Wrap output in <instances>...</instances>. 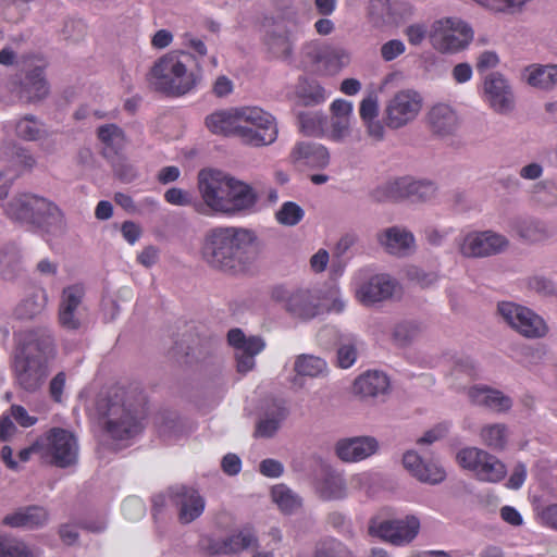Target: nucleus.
Listing matches in <instances>:
<instances>
[{
  "label": "nucleus",
  "instance_id": "nucleus-1",
  "mask_svg": "<svg viewBox=\"0 0 557 557\" xmlns=\"http://www.w3.org/2000/svg\"><path fill=\"white\" fill-rule=\"evenodd\" d=\"M253 231L236 226H216L208 230L200 242L201 260L212 270L240 275L255 265L258 252Z\"/></svg>",
  "mask_w": 557,
  "mask_h": 557
},
{
  "label": "nucleus",
  "instance_id": "nucleus-2",
  "mask_svg": "<svg viewBox=\"0 0 557 557\" xmlns=\"http://www.w3.org/2000/svg\"><path fill=\"white\" fill-rule=\"evenodd\" d=\"M54 356V342L45 329L26 331L13 360L16 384L28 393L38 391L49 374Z\"/></svg>",
  "mask_w": 557,
  "mask_h": 557
},
{
  "label": "nucleus",
  "instance_id": "nucleus-3",
  "mask_svg": "<svg viewBox=\"0 0 557 557\" xmlns=\"http://www.w3.org/2000/svg\"><path fill=\"white\" fill-rule=\"evenodd\" d=\"M198 186L205 203L215 212L234 214L252 208L257 202V195L248 184L221 171H200Z\"/></svg>",
  "mask_w": 557,
  "mask_h": 557
},
{
  "label": "nucleus",
  "instance_id": "nucleus-4",
  "mask_svg": "<svg viewBox=\"0 0 557 557\" xmlns=\"http://www.w3.org/2000/svg\"><path fill=\"white\" fill-rule=\"evenodd\" d=\"M200 77L199 62L194 54L184 50L163 54L149 72V81L154 89L174 97L191 91Z\"/></svg>",
  "mask_w": 557,
  "mask_h": 557
},
{
  "label": "nucleus",
  "instance_id": "nucleus-5",
  "mask_svg": "<svg viewBox=\"0 0 557 557\" xmlns=\"http://www.w3.org/2000/svg\"><path fill=\"white\" fill-rule=\"evenodd\" d=\"M124 388H117L114 398H109L107 406L106 433L116 442L128 441L144 429L147 417V403L141 392L133 395L134 401L126 397Z\"/></svg>",
  "mask_w": 557,
  "mask_h": 557
},
{
  "label": "nucleus",
  "instance_id": "nucleus-6",
  "mask_svg": "<svg viewBox=\"0 0 557 557\" xmlns=\"http://www.w3.org/2000/svg\"><path fill=\"white\" fill-rule=\"evenodd\" d=\"M272 301L281 305L293 319L310 321L325 311L320 293L308 287L274 285L270 288Z\"/></svg>",
  "mask_w": 557,
  "mask_h": 557
},
{
  "label": "nucleus",
  "instance_id": "nucleus-7",
  "mask_svg": "<svg viewBox=\"0 0 557 557\" xmlns=\"http://www.w3.org/2000/svg\"><path fill=\"white\" fill-rule=\"evenodd\" d=\"M5 214L13 221L44 227L60 222L59 208L48 199L24 193L12 198L4 207Z\"/></svg>",
  "mask_w": 557,
  "mask_h": 557
},
{
  "label": "nucleus",
  "instance_id": "nucleus-8",
  "mask_svg": "<svg viewBox=\"0 0 557 557\" xmlns=\"http://www.w3.org/2000/svg\"><path fill=\"white\" fill-rule=\"evenodd\" d=\"M238 111L243 124L242 140L245 144L259 147L276 140L277 126L270 113L259 107H242Z\"/></svg>",
  "mask_w": 557,
  "mask_h": 557
},
{
  "label": "nucleus",
  "instance_id": "nucleus-9",
  "mask_svg": "<svg viewBox=\"0 0 557 557\" xmlns=\"http://www.w3.org/2000/svg\"><path fill=\"white\" fill-rule=\"evenodd\" d=\"M436 187L430 181H414L410 177H399L379 186L372 193L374 200L398 201L409 199L412 202L426 201L434 197Z\"/></svg>",
  "mask_w": 557,
  "mask_h": 557
},
{
  "label": "nucleus",
  "instance_id": "nucleus-10",
  "mask_svg": "<svg viewBox=\"0 0 557 557\" xmlns=\"http://www.w3.org/2000/svg\"><path fill=\"white\" fill-rule=\"evenodd\" d=\"M421 521L414 515L401 518L380 520L373 519L369 524V534L395 546L410 544L419 534Z\"/></svg>",
  "mask_w": 557,
  "mask_h": 557
},
{
  "label": "nucleus",
  "instance_id": "nucleus-11",
  "mask_svg": "<svg viewBox=\"0 0 557 557\" xmlns=\"http://www.w3.org/2000/svg\"><path fill=\"white\" fill-rule=\"evenodd\" d=\"M473 32L465 22L445 18L434 23L431 34L433 46L442 52H457L472 39Z\"/></svg>",
  "mask_w": 557,
  "mask_h": 557
},
{
  "label": "nucleus",
  "instance_id": "nucleus-12",
  "mask_svg": "<svg viewBox=\"0 0 557 557\" xmlns=\"http://www.w3.org/2000/svg\"><path fill=\"white\" fill-rule=\"evenodd\" d=\"M423 99L412 89L396 92L387 102L385 123L389 128L398 129L413 121L421 111Z\"/></svg>",
  "mask_w": 557,
  "mask_h": 557
},
{
  "label": "nucleus",
  "instance_id": "nucleus-13",
  "mask_svg": "<svg viewBox=\"0 0 557 557\" xmlns=\"http://www.w3.org/2000/svg\"><path fill=\"white\" fill-rule=\"evenodd\" d=\"M498 312L512 329L525 337L539 338L547 333L544 320L529 308L513 302H500Z\"/></svg>",
  "mask_w": 557,
  "mask_h": 557
},
{
  "label": "nucleus",
  "instance_id": "nucleus-14",
  "mask_svg": "<svg viewBox=\"0 0 557 557\" xmlns=\"http://www.w3.org/2000/svg\"><path fill=\"white\" fill-rule=\"evenodd\" d=\"M458 465L476 479L498 482L506 475L505 465L496 455H456Z\"/></svg>",
  "mask_w": 557,
  "mask_h": 557
},
{
  "label": "nucleus",
  "instance_id": "nucleus-15",
  "mask_svg": "<svg viewBox=\"0 0 557 557\" xmlns=\"http://www.w3.org/2000/svg\"><path fill=\"white\" fill-rule=\"evenodd\" d=\"M227 342L236 350L237 371L243 374L251 371L255 357L264 348L263 341L258 336L246 337L240 329H232L227 333Z\"/></svg>",
  "mask_w": 557,
  "mask_h": 557
},
{
  "label": "nucleus",
  "instance_id": "nucleus-16",
  "mask_svg": "<svg viewBox=\"0 0 557 557\" xmlns=\"http://www.w3.org/2000/svg\"><path fill=\"white\" fill-rule=\"evenodd\" d=\"M170 500L176 506L178 520L182 523H190L205 510L206 502L199 492L188 486H175L169 491Z\"/></svg>",
  "mask_w": 557,
  "mask_h": 557
},
{
  "label": "nucleus",
  "instance_id": "nucleus-17",
  "mask_svg": "<svg viewBox=\"0 0 557 557\" xmlns=\"http://www.w3.org/2000/svg\"><path fill=\"white\" fill-rule=\"evenodd\" d=\"M508 245L505 236L491 231L468 234L460 246L466 257H485L500 252Z\"/></svg>",
  "mask_w": 557,
  "mask_h": 557
},
{
  "label": "nucleus",
  "instance_id": "nucleus-18",
  "mask_svg": "<svg viewBox=\"0 0 557 557\" xmlns=\"http://www.w3.org/2000/svg\"><path fill=\"white\" fill-rule=\"evenodd\" d=\"M405 469L421 482L436 484L445 479L446 472L433 455H403Z\"/></svg>",
  "mask_w": 557,
  "mask_h": 557
},
{
  "label": "nucleus",
  "instance_id": "nucleus-19",
  "mask_svg": "<svg viewBox=\"0 0 557 557\" xmlns=\"http://www.w3.org/2000/svg\"><path fill=\"white\" fill-rule=\"evenodd\" d=\"M396 283L386 274H376L362 283L356 290L357 298L363 305H372L391 298Z\"/></svg>",
  "mask_w": 557,
  "mask_h": 557
},
{
  "label": "nucleus",
  "instance_id": "nucleus-20",
  "mask_svg": "<svg viewBox=\"0 0 557 557\" xmlns=\"http://www.w3.org/2000/svg\"><path fill=\"white\" fill-rule=\"evenodd\" d=\"M85 289L82 284H74L63 289L59 306V322L67 330H77L81 325L75 311L82 304Z\"/></svg>",
  "mask_w": 557,
  "mask_h": 557
},
{
  "label": "nucleus",
  "instance_id": "nucleus-21",
  "mask_svg": "<svg viewBox=\"0 0 557 557\" xmlns=\"http://www.w3.org/2000/svg\"><path fill=\"white\" fill-rule=\"evenodd\" d=\"M484 92L490 106L497 112L512 109L513 97L510 87L498 73H492L484 81Z\"/></svg>",
  "mask_w": 557,
  "mask_h": 557
},
{
  "label": "nucleus",
  "instance_id": "nucleus-22",
  "mask_svg": "<svg viewBox=\"0 0 557 557\" xmlns=\"http://www.w3.org/2000/svg\"><path fill=\"white\" fill-rule=\"evenodd\" d=\"M49 521L48 511L40 506H27L7 515L2 524L15 529H39Z\"/></svg>",
  "mask_w": 557,
  "mask_h": 557
},
{
  "label": "nucleus",
  "instance_id": "nucleus-23",
  "mask_svg": "<svg viewBox=\"0 0 557 557\" xmlns=\"http://www.w3.org/2000/svg\"><path fill=\"white\" fill-rule=\"evenodd\" d=\"M206 126L215 135L237 136L242 139L243 124L238 108L213 112L206 117Z\"/></svg>",
  "mask_w": 557,
  "mask_h": 557
},
{
  "label": "nucleus",
  "instance_id": "nucleus-24",
  "mask_svg": "<svg viewBox=\"0 0 557 557\" xmlns=\"http://www.w3.org/2000/svg\"><path fill=\"white\" fill-rule=\"evenodd\" d=\"M472 404L484 407L491 411L505 412L512 406L511 399L500 391L485 385H475L468 392Z\"/></svg>",
  "mask_w": 557,
  "mask_h": 557
},
{
  "label": "nucleus",
  "instance_id": "nucleus-25",
  "mask_svg": "<svg viewBox=\"0 0 557 557\" xmlns=\"http://www.w3.org/2000/svg\"><path fill=\"white\" fill-rule=\"evenodd\" d=\"M290 157L295 162H301L307 166L317 169H323L330 162V153L327 149L324 146L314 143L297 144L293 148Z\"/></svg>",
  "mask_w": 557,
  "mask_h": 557
},
{
  "label": "nucleus",
  "instance_id": "nucleus-26",
  "mask_svg": "<svg viewBox=\"0 0 557 557\" xmlns=\"http://www.w3.org/2000/svg\"><path fill=\"white\" fill-rule=\"evenodd\" d=\"M97 135L102 144V156L108 161L122 154L126 146V137L121 127L115 124L102 125L98 128Z\"/></svg>",
  "mask_w": 557,
  "mask_h": 557
},
{
  "label": "nucleus",
  "instance_id": "nucleus-27",
  "mask_svg": "<svg viewBox=\"0 0 557 557\" xmlns=\"http://www.w3.org/2000/svg\"><path fill=\"white\" fill-rule=\"evenodd\" d=\"M313 61L325 75H334L349 63V54L342 48L323 47L319 49Z\"/></svg>",
  "mask_w": 557,
  "mask_h": 557
},
{
  "label": "nucleus",
  "instance_id": "nucleus-28",
  "mask_svg": "<svg viewBox=\"0 0 557 557\" xmlns=\"http://www.w3.org/2000/svg\"><path fill=\"white\" fill-rule=\"evenodd\" d=\"M37 444L46 446V453H76L78 448L76 436L62 428L50 429Z\"/></svg>",
  "mask_w": 557,
  "mask_h": 557
},
{
  "label": "nucleus",
  "instance_id": "nucleus-29",
  "mask_svg": "<svg viewBox=\"0 0 557 557\" xmlns=\"http://www.w3.org/2000/svg\"><path fill=\"white\" fill-rule=\"evenodd\" d=\"M389 387L387 375L380 371H368L355 380L354 391L362 397L385 394Z\"/></svg>",
  "mask_w": 557,
  "mask_h": 557
},
{
  "label": "nucleus",
  "instance_id": "nucleus-30",
  "mask_svg": "<svg viewBox=\"0 0 557 557\" xmlns=\"http://www.w3.org/2000/svg\"><path fill=\"white\" fill-rule=\"evenodd\" d=\"M269 52L277 59H288L293 52V40L289 30L282 24H276L264 37Z\"/></svg>",
  "mask_w": 557,
  "mask_h": 557
},
{
  "label": "nucleus",
  "instance_id": "nucleus-31",
  "mask_svg": "<svg viewBox=\"0 0 557 557\" xmlns=\"http://www.w3.org/2000/svg\"><path fill=\"white\" fill-rule=\"evenodd\" d=\"M42 550L25 540L0 533V557H41Z\"/></svg>",
  "mask_w": 557,
  "mask_h": 557
},
{
  "label": "nucleus",
  "instance_id": "nucleus-32",
  "mask_svg": "<svg viewBox=\"0 0 557 557\" xmlns=\"http://www.w3.org/2000/svg\"><path fill=\"white\" fill-rule=\"evenodd\" d=\"M380 243L392 255H405L414 243L413 235L403 228L393 226L379 236Z\"/></svg>",
  "mask_w": 557,
  "mask_h": 557
},
{
  "label": "nucleus",
  "instance_id": "nucleus-33",
  "mask_svg": "<svg viewBox=\"0 0 557 557\" xmlns=\"http://www.w3.org/2000/svg\"><path fill=\"white\" fill-rule=\"evenodd\" d=\"M432 131L441 136L451 134L457 126V115L446 104L434 106L428 114Z\"/></svg>",
  "mask_w": 557,
  "mask_h": 557
},
{
  "label": "nucleus",
  "instance_id": "nucleus-34",
  "mask_svg": "<svg viewBox=\"0 0 557 557\" xmlns=\"http://www.w3.org/2000/svg\"><path fill=\"white\" fill-rule=\"evenodd\" d=\"M315 490L324 499H339L346 494L343 478L331 470H324L321 476L317 479Z\"/></svg>",
  "mask_w": 557,
  "mask_h": 557
},
{
  "label": "nucleus",
  "instance_id": "nucleus-35",
  "mask_svg": "<svg viewBox=\"0 0 557 557\" xmlns=\"http://www.w3.org/2000/svg\"><path fill=\"white\" fill-rule=\"evenodd\" d=\"M23 91L28 101L41 100L49 94V85L42 67L37 66L27 73Z\"/></svg>",
  "mask_w": 557,
  "mask_h": 557
},
{
  "label": "nucleus",
  "instance_id": "nucleus-36",
  "mask_svg": "<svg viewBox=\"0 0 557 557\" xmlns=\"http://www.w3.org/2000/svg\"><path fill=\"white\" fill-rule=\"evenodd\" d=\"M22 270L21 253L14 244L0 249V275L4 280H12Z\"/></svg>",
  "mask_w": 557,
  "mask_h": 557
},
{
  "label": "nucleus",
  "instance_id": "nucleus-37",
  "mask_svg": "<svg viewBox=\"0 0 557 557\" xmlns=\"http://www.w3.org/2000/svg\"><path fill=\"white\" fill-rule=\"evenodd\" d=\"M257 544V536L250 528H244L226 537L220 549L223 554H238Z\"/></svg>",
  "mask_w": 557,
  "mask_h": 557
},
{
  "label": "nucleus",
  "instance_id": "nucleus-38",
  "mask_svg": "<svg viewBox=\"0 0 557 557\" xmlns=\"http://www.w3.org/2000/svg\"><path fill=\"white\" fill-rule=\"evenodd\" d=\"M379 442L373 436H355L339 440L335 453H376Z\"/></svg>",
  "mask_w": 557,
  "mask_h": 557
},
{
  "label": "nucleus",
  "instance_id": "nucleus-39",
  "mask_svg": "<svg viewBox=\"0 0 557 557\" xmlns=\"http://www.w3.org/2000/svg\"><path fill=\"white\" fill-rule=\"evenodd\" d=\"M527 71L529 72L528 83L531 86L549 89L557 84V64L532 65Z\"/></svg>",
  "mask_w": 557,
  "mask_h": 557
},
{
  "label": "nucleus",
  "instance_id": "nucleus-40",
  "mask_svg": "<svg viewBox=\"0 0 557 557\" xmlns=\"http://www.w3.org/2000/svg\"><path fill=\"white\" fill-rule=\"evenodd\" d=\"M271 498L284 513H293L301 506V499L285 484H276L271 490Z\"/></svg>",
  "mask_w": 557,
  "mask_h": 557
},
{
  "label": "nucleus",
  "instance_id": "nucleus-41",
  "mask_svg": "<svg viewBox=\"0 0 557 557\" xmlns=\"http://www.w3.org/2000/svg\"><path fill=\"white\" fill-rule=\"evenodd\" d=\"M513 230L519 237L530 243L542 242L548 237L546 226L531 219L518 220L513 225Z\"/></svg>",
  "mask_w": 557,
  "mask_h": 557
},
{
  "label": "nucleus",
  "instance_id": "nucleus-42",
  "mask_svg": "<svg viewBox=\"0 0 557 557\" xmlns=\"http://www.w3.org/2000/svg\"><path fill=\"white\" fill-rule=\"evenodd\" d=\"M311 557H352V553L339 540L329 537L315 544Z\"/></svg>",
  "mask_w": 557,
  "mask_h": 557
},
{
  "label": "nucleus",
  "instance_id": "nucleus-43",
  "mask_svg": "<svg viewBox=\"0 0 557 557\" xmlns=\"http://www.w3.org/2000/svg\"><path fill=\"white\" fill-rule=\"evenodd\" d=\"M298 120L302 134L314 137H321L324 135L327 119L323 114L318 112L300 113Z\"/></svg>",
  "mask_w": 557,
  "mask_h": 557
},
{
  "label": "nucleus",
  "instance_id": "nucleus-44",
  "mask_svg": "<svg viewBox=\"0 0 557 557\" xmlns=\"http://www.w3.org/2000/svg\"><path fill=\"white\" fill-rule=\"evenodd\" d=\"M480 436L483 443L493 449H504L507 443L508 431L505 424L494 423L482 428Z\"/></svg>",
  "mask_w": 557,
  "mask_h": 557
},
{
  "label": "nucleus",
  "instance_id": "nucleus-45",
  "mask_svg": "<svg viewBox=\"0 0 557 557\" xmlns=\"http://www.w3.org/2000/svg\"><path fill=\"white\" fill-rule=\"evenodd\" d=\"M295 371L299 375L319 376L326 371V362L311 355H301L295 361Z\"/></svg>",
  "mask_w": 557,
  "mask_h": 557
},
{
  "label": "nucleus",
  "instance_id": "nucleus-46",
  "mask_svg": "<svg viewBox=\"0 0 557 557\" xmlns=\"http://www.w3.org/2000/svg\"><path fill=\"white\" fill-rule=\"evenodd\" d=\"M48 297L44 289L35 290L29 297L20 305V314L24 318H34L46 307Z\"/></svg>",
  "mask_w": 557,
  "mask_h": 557
},
{
  "label": "nucleus",
  "instance_id": "nucleus-47",
  "mask_svg": "<svg viewBox=\"0 0 557 557\" xmlns=\"http://www.w3.org/2000/svg\"><path fill=\"white\" fill-rule=\"evenodd\" d=\"M302 208L294 201H286L275 213L277 222L282 225L294 226L304 219Z\"/></svg>",
  "mask_w": 557,
  "mask_h": 557
},
{
  "label": "nucleus",
  "instance_id": "nucleus-48",
  "mask_svg": "<svg viewBox=\"0 0 557 557\" xmlns=\"http://www.w3.org/2000/svg\"><path fill=\"white\" fill-rule=\"evenodd\" d=\"M18 137L25 140H38L42 135L40 123L33 115H25L15 126Z\"/></svg>",
  "mask_w": 557,
  "mask_h": 557
},
{
  "label": "nucleus",
  "instance_id": "nucleus-49",
  "mask_svg": "<svg viewBox=\"0 0 557 557\" xmlns=\"http://www.w3.org/2000/svg\"><path fill=\"white\" fill-rule=\"evenodd\" d=\"M300 97L309 103H320L326 98L325 89L317 81L305 79L299 86Z\"/></svg>",
  "mask_w": 557,
  "mask_h": 557
},
{
  "label": "nucleus",
  "instance_id": "nucleus-50",
  "mask_svg": "<svg viewBox=\"0 0 557 557\" xmlns=\"http://www.w3.org/2000/svg\"><path fill=\"white\" fill-rule=\"evenodd\" d=\"M111 163L114 174L125 183L132 182L136 177V171L132 164H129L125 157L120 154L113 160H109Z\"/></svg>",
  "mask_w": 557,
  "mask_h": 557
},
{
  "label": "nucleus",
  "instance_id": "nucleus-51",
  "mask_svg": "<svg viewBox=\"0 0 557 557\" xmlns=\"http://www.w3.org/2000/svg\"><path fill=\"white\" fill-rule=\"evenodd\" d=\"M122 512L126 519L136 521L145 516L146 507L140 498L133 496L123 502Z\"/></svg>",
  "mask_w": 557,
  "mask_h": 557
},
{
  "label": "nucleus",
  "instance_id": "nucleus-52",
  "mask_svg": "<svg viewBox=\"0 0 557 557\" xmlns=\"http://www.w3.org/2000/svg\"><path fill=\"white\" fill-rule=\"evenodd\" d=\"M369 14L383 23L391 22L393 13L389 0H370Z\"/></svg>",
  "mask_w": 557,
  "mask_h": 557
},
{
  "label": "nucleus",
  "instance_id": "nucleus-53",
  "mask_svg": "<svg viewBox=\"0 0 557 557\" xmlns=\"http://www.w3.org/2000/svg\"><path fill=\"white\" fill-rule=\"evenodd\" d=\"M418 326L412 322H403L396 325L393 336L399 345H406L418 333Z\"/></svg>",
  "mask_w": 557,
  "mask_h": 557
},
{
  "label": "nucleus",
  "instance_id": "nucleus-54",
  "mask_svg": "<svg viewBox=\"0 0 557 557\" xmlns=\"http://www.w3.org/2000/svg\"><path fill=\"white\" fill-rule=\"evenodd\" d=\"M349 117H332L330 138L335 141L344 139L349 133Z\"/></svg>",
  "mask_w": 557,
  "mask_h": 557
},
{
  "label": "nucleus",
  "instance_id": "nucleus-55",
  "mask_svg": "<svg viewBox=\"0 0 557 557\" xmlns=\"http://www.w3.org/2000/svg\"><path fill=\"white\" fill-rule=\"evenodd\" d=\"M10 416L22 426L30 428L35 425L38 419L29 416L27 410L21 405H12L10 407Z\"/></svg>",
  "mask_w": 557,
  "mask_h": 557
},
{
  "label": "nucleus",
  "instance_id": "nucleus-56",
  "mask_svg": "<svg viewBox=\"0 0 557 557\" xmlns=\"http://www.w3.org/2000/svg\"><path fill=\"white\" fill-rule=\"evenodd\" d=\"M164 199L170 205L174 206H187L191 203L190 194L181 188H170L164 194Z\"/></svg>",
  "mask_w": 557,
  "mask_h": 557
},
{
  "label": "nucleus",
  "instance_id": "nucleus-57",
  "mask_svg": "<svg viewBox=\"0 0 557 557\" xmlns=\"http://www.w3.org/2000/svg\"><path fill=\"white\" fill-rule=\"evenodd\" d=\"M405 52L403 41L393 39L385 42L381 48V55L385 61H392Z\"/></svg>",
  "mask_w": 557,
  "mask_h": 557
},
{
  "label": "nucleus",
  "instance_id": "nucleus-58",
  "mask_svg": "<svg viewBox=\"0 0 557 557\" xmlns=\"http://www.w3.org/2000/svg\"><path fill=\"white\" fill-rule=\"evenodd\" d=\"M357 359V350L352 345H344L337 350V363L343 369L350 368Z\"/></svg>",
  "mask_w": 557,
  "mask_h": 557
},
{
  "label": "nucleus",
  "instance_id": "nucleus-59",
  "mask_svg": "<svg viewBox=\"0 0 557 557\" xmlns=\"http://www.w3.org/2000/svg\"><path fill=\"white\" fill-rule=\"evenodd\" d=\"M447 423H440L435 425L433 429L426 431L423 436L417 440L418 444H432L442 437H444L448 432Z\"/></svg>",
  "mask_w": 557,
  "mask_h": 557
},
{
  "label": "nucleus",
  "instance_id": "nucleus-60",
  "mask_svg": "<svg viewBox=\"0 0 557 557\" xmlns=\"http://www.w3.org/2000/svg\"><path fill=\"white\" fill-rule=\"evenodd\" d=\"M377 111L379 107L375 97L369 96L361 101L359 112L364 122L374 120L377 115Z\"/></svg>",
  "mask_w": 557,
  "mask_h": 557
},
{
  "label": "nucleus",
  "instance_id": "nucleus-61",
  "mask_svg": "<svg viewBox=\"0 0 557 557\" xmlns=\"http://www.w3.org/2000/svg\"><path fill=\"white\" fill-rule=\"evenodd\" d=\"M44 462L58 467V468H70L75 466L77 462L76 455H42Z\"/></svg>",
  "mask_w": 557,
  "mask_h": 557
},
{
  "label": "nucleus",
  "instance_id": "nucleus-62",
  "mask_svg": "<svg viewBox=\"0 0 557 557\" xmlns=\"http://www.w3.org/2000/svg\"><path fill=\"white\" fill-rule=\"evenodd\" d=\"M280 420L276 418L261 419L256 428V435L260 437H270L278 429Z\"/></svg>",
  "mask_w": 557,
  "mask_h": 557
},
{
  "label": "nucleus",
  "instance_id": "nucleus-63",
  "mask_svg": "<svg viewBox=\"0 0 557 557\" xmlns=\"http://www.w3.org/2000/svg\"><path fill=\"white\" fill-rule=\"evenodd\" d=\"M17 429L13 422V418L7 413H2L0 416V441L1 442H8L10 441L14 434L16 433Z\"/></svg>",
  "mask_w": 557,
  "mask_h": 557
},
{
  "label": "nucleus",
  "instance_id": "nucleus-64",
  "mask_svg": "<svg viewBox=\"0 0 557 557\" xmlns=\"http://www.w3.org/2000/svg\"><path fill=\"white\" fill-rule=\"evenodd\" d=\"M13 162L23 170H32L36 164L35 158L24 148L16 149Z\"/></svg>",
  "mask_w": 557,
  "mask_h": 557
}]
</instances>
